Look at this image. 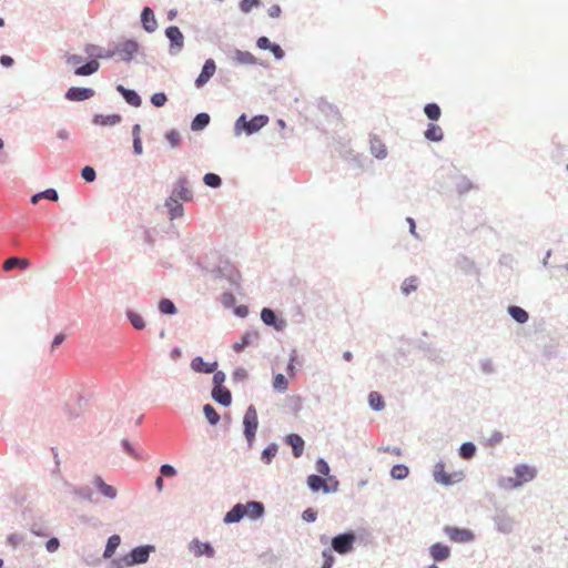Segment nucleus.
Segmentation results:
<instances>
[{"instance_id": "nucleus-1", "label": "nucleus", "mask_w": 568, "mask_h": 568, "mask_svg": "<svg viewBox=\"0 0 568 568\" xmlns=\"http://www.w3.org/2000/svg\"><path fill=\"white\" fill-rule=\"evenodd\" d=\"M195 264L201 271L211 274L213 278H225L234 288H240L241 273L230 261L220 257L219 263L211 266L199 258Z\"/></svg>"}, {"instance_id": "nucleus-2", "label": "nucleus", "mask_w": 568, "mask_h": 568, "mask_svg": "<svg viewBox=\"0 0 568 568\" xmlns=\"http://www.w3.org/2000/svg\"><path fill=\"white\" fill-rule=\"evenodd\" d=\"M154 551L155 547L153 545H141L131 549L130 552L122 558L113 560V565L115 568L142 565L149 560L150 555Z\"/></svg>"}, {"instance_id": "nucleus-3", "label": "nucleus", "mask_w": 568, "mask_h": 568, "mask_svg": "<svg viewBox=\"0 0 568 568\" xmlns=\"http://www.w3.org/2000/svg\"><path fill=\"white\" fill-rule=\"evenodd\" d=\"M270 119L265 114L254 115L252 119H247L246 114H241L234 123V135L240 136L242 133L246 135H253L257 133L262 128L268 123Z\"/></svg>"}, {"instance_id": "nucleus-4", "label": "nucleus", "mask_w": 568, "mask_h": 568, "mask_svg": "<svg viewBox=\"0 0 568 568\" xmlns=\"http://www.w3.org/2000/svg\"><path fill=\"white\" fill-rule=\"evenodd\" d=\"M355 541H356L355 532L353 530H347V531H345L343 534H338L332 538L329 549H332V551H335L339 555H346L353 550Z\"/></svg>"}, {"instance_id": "nucleus-5", "label": "nucleus", "mask_w": 568, "mask_h": 568, "mask_svg": "<svg viewBox=\"0 0 568 568\" xmlns=\"http://www.w3.org/2000/svg\"><path fill=\"white\" fill-rule=\"evenodd\" d=\"M139 42L134 39H128L122 42H119L112 50V52L113 57L119 55L123 62L129 63L133 60L134 55L139 52Z\"/></svg>"}, {"instance_id": "nucleus-6", "label": "nucleus", "mask_w": 568, "mask_h": 568, "mask_svg": "<svg viewBox=\"0 0 568 568\" xmlns=\"http://www.w3.org/2000/svg\"><path fill=\"white\" fill-rule=\"evenodd\" d=\"M244 436L251 444L255 439L256 430L258 427L257 412L254 405H250L243 417Z\"/></svg>"}, {"instance_id": "nucleus-7", "label": "nucleus", "mask_w": 568, "mask_h": 568, "mask_svg": "<svg viewBox=\"0 0 568 568\" xmlns=\"http://www.w3.org/2000/svg\"><path fill=\"white\" fill-rule=\"evenodd\" d=\"M433 477L436 483H439L445 486H452L455 483H459L464 478L463 471H455L453 474H447L445 471L444 462L436 463L433 471Z\"/></svg>"}, {"instance_id": "nucleus-8", "label": "nucleus", "mask_w": 568, "mask_h": 568, "mask_svg": "<svg viewBox=\"0 0 568 568\" xmlns=\"http://www.w3.org/2000/svg\"><path fill=\"white\" fill-rule=\"evenodd\" d=\"M165 37L170 41L169 53L176 55L184 48V36L176 26H170L165 29Z\"/></svg>"}, {"instance_id": "nucleus-9", "label": "nucleus", "mask_w": 568, "mask_h": 568, "mask_svg": "<svg viewBox=\"0 0 568 568\" xmlns=\"http://www.w3.org/2000/svg\"><path fill=\"white\" fill-rule=\"evenodd\" d=\"M444 534L454 542L467 544L475 540V534L467 528H460L455 526H445Z\"/></svg>"}, {"instance_id": "nucleus-10", "label": "nucleus", "mask_w": 568, "mask_h": 568, "mask_svg": "<svg viewBox=\"0 0 568 568\" xmlns=\"http://www.w3.org/2000/svg\"><path fill=\"white\" fill-rule=\"evenodd\" d=\"M187 548L194 557L205 556L207 558H213L215 556L213 546L209 541H201L197 538L192 539Z\"/></svg>"}, {"instance_id": "nucleus-11", "label": "nucleus", "mask_w": 568, "mask_h": 568, "mask_svg": "<svg viewBox=\"0 0 568 568\" xmlns=\"http://www.w3.org/2000/svg\"><path fill=\"white\" fill-rule=\"evenodd\" d=\"M493 521L495 524V528L498 532L504 535H508L514 530L515 520L511 516H509L506 511H498L494 517Z\"/></svg>"}, {"instance_id": "nucleus-12", "label": "nucleus", "mask_w": 568, "mask_h": 568, "mask_svg": "<svg viewBox=\"0 0 568 568\" xmlns=\"http://www.w3.org/2000/svg\"><path fill=\"white\" fill-rule=\"evenodd\" d=\"M68 493L80 501L94 503L93 489L88 485L65 484Z\"/></svg>"}, {"instance_id": "nucleus-13", "label": "nucleus", "mask_w": 568, "mask_h": 568, "mask_svg": "<svg viewBox=\"0 0 568 568\" xmlns=\"http://www.w3.org/2000/svg\"><path fill=\"white\" fill-rule=\"evenodd\" d=\"M515 479L523 486L526 483L531 481L537 476V469L527 464H518L514 468Z\"/></svg>"}, {"instance_id": "nucleus-14", "label": "nucleus", "mask_w": 568, "mask_h": 568, "mask_svg": "<svg viewBox=\"0 0 568 568\" xmlns=\"http://www.w3.org/2000/svg\"><path fill=\"white\" fill-rule=\"evenodd\" d=\"M261 320L266 326H271L276 331H283L286 326V322L282 318H278L276 313L270 307L262 308Z\"/></svg>"}, {"instance_id": "nucleus-15", "label": "nucleus", "mask_w": 568, "mask_h": 568, "mask_svg": "<svg viewBox=\"0 0 568 568\" xmlns=\"http://www.w3.org/2000/svg\"><path fill=\"white\" fill-rule=\"evenodd\" d=\"M95 92L91 88L71 87L64 94V98L69 101L81 102L94 97Z\"/></svg>"}, {"instance_id": "nucleus-16", "label": "nucleus", "mask_w": 568, "mask_h": 568, "mask_svg": "<svg viewBox=\"0 0 568 568\" xmlns=\"http://www.w3.org/2000/svg\"><path fill=\"white\" fill-rule=\"evenodd\" d=\"M171 196L185 202H189L193 199V194L189 189V181L185 176H180L178 179Z\"/></svg>"}, {"instance_id": "nucleus-17", "label": "nucleus", "mask_w": 568, "mask_h": 568, "mask_svg": "<svg viewBox=\"0 0 568 568\" xmlns=\"http://www.w3.org/2000/svg\"><path fill=\"white\" fill-rule=\"evenodd\" d=\"M216 70V64L213 59H207L201 70V73L195 79V87L202 88L205 83L210 81V79L214 75Z\"/></svg>"}, {"instance_id": "nucleus-18", "label": "nucleus", "mask_w": 568, "mask_h": 568, "mask_svg": "<svg viewBox=\"0 0 568 568\" xmlns=\"http://www.w3.org/2000/svg\"><path fill=\"white\" fill-rule=\"evenodd\" d=\"M92 484L103 497L108 499H115L118 496V490L114 486L106 484L103 478L99 475L94 476L92 479Z\"/></svg>"}, {"instance_id": "nucleus-19", "label": "nucleus", "mask_w": 568, "mask_h": 568, "mask_svg": "<svg viewBox=\"0 0 568 568\" xmlns=\"http://www.w3.org/2000/svg\"><path fill=\"white\" fill-rule=\"evenodd\" d=\"M307 486L313 493L322 490L325 494H329L331 490L335 489V487H329L327 479L316 474H312L307 477Z\"/></svg>"}, {"instance_id": "nucleus-20", "label": "nucleus", "mask_w": 568, "mask_h": 568, "mask_svg": "<svg viewBox=\"0 0 568 568\" xmlns=\"http://www.w3.org/2000/svg\"><path fill=\"white\" fill-rule=\"evenodd\" d=\"M258 338H260V334L257 331H255V329L246 331L243 334V336L241 337V339L239 342L234 343L233 351L235 353H241L242 351H244L245 347L257 343Z\"/></svg>"}, {"instance_id": "nucleus-21", "label": "nucleus", "mask_w": 568, "mask_h": 568, "mask_svg": "<svg viewBox=\"0 0 568 568\" xmlns=\"http://www.w3.org/2000/svg\"><path fill=\"white\" fill-rule=\"evenodd\" d=\"M192 371L202 374H211L217 368V362L207 363L202 356H195L190 364Z\"/></svg>"}, {"instance_id": "nucleus-22", "label": "nucleus", "mask_w": 568, "mask_h": 568, "mask_svg": "<svg viewBox=\"0 0 568 568\" xmlns=\"http://www.w3.org/2000/svg\"><path fill=\"white\" fill-rule=\"evenodd\" d=\"M429 556L435 562L445 561L450 556V548L443 542H435L429 547Z\"/></svg>"}, {"instance_id": "nucleus-23", "label": "nucleus", "mask_w": 568, "mask_h": 568, "mask_svg": "<svg viewBox=\"0 0 568 568\" xmlns=\"http://www.w3.org/2000/svg\"><path fill=\"white\" fill-rule=\"evenodd\" d=\"M211 396L217 404L224 407H229L232 404V394L225 386L213 387Z\"/></svg>"}, {"instance_id": "nucleus-24", "label": "nucleus", "mask_w": 568, "mask_h": 568, "mask_svg": "<svg viewBox=\"0 0 568 568\" xmlns=\"http://www.w3.org/2000/svg\"><path fill=\"white\" fill-rule=\"evenodd\" d=\"M141 22H142L143 29L146 32L152 33L156 30L158 21L155 19L153 10L150 7L143 8V10L141 12Z\"/></svg>"}, {"instance_id": "nucleus-25", "label": "nucleus", "mask_w": 568, "mask_h": 568, "mask_svg": "<svg viewBox=\"0 0 568 568\" xmlns=\"http://www.w3.org/2000/svg\"><path fill=\"white\" fill-rule=\"evenodd\" d=\"M246 513L247 510L244 504H236L225 514L224 521L226 524L239 523L246 516Z\"/></svg>"}, {"instance_id": "nucleus-26", "label": "nucleus", "mask_w": 568, "mask_h": 568, "mask_svg": "<svg viewBox=\"0 0 568 568\" xmlns=\"http://www.w3.org/2000/svg\"><path fill=\"white\" fill-rule=\"evenodd\" d=\"M116 91L121 93L125 102L132 106H140L142 104V99L135 90L128 89L122 84L116 85Z\"/></svg>"}, {"instance_id": "nucleus-27", "label": "nucleus", "mask_w": 568, "mask_h": 568, "mask_svg": "<svg viewBox=\"0 0 568 568\" xmlns=\"http://www.w3.org/2000/svg\"><path fill=\"white\" fill-rule=\"evenodd\" d=\"M285 443L292 447V453L295 458H298L304 453L305 442L297 434H290L285 437Z\"/></svg>"}, {"instance_id": "nucleus-28", "label": "nucleus", "mask_w": 568, "mask_h": 568, "mask_svg": "<svg viewBox=\"0 0 568 568\" xmlns=\"http://www.w3.org/2000/svg\"><path fill=\"white\" fill-rule=\"evenodd\" d=\"M165 206L168 209L170 220L181 217L184 213L183 204L180 202L179 199H175L173 196H169L166 199Z\"/></svg>"}, {"instance_id": "nucleus-29", "label": "nucleus", "mask_w": 568, "mask_h": 568, "mask_svg": "<svg viewBox=\"0 0 568 568\" xmlns=\"http://www.w3.org/2000/svg\"><path fill=\"white\" fill-rule=\"evenodd\" d=\"M232 60L235 64L240 65H254L257 63V59L251 52L240 49L233 51Z\"/></svg>"}, {"instance_id": "nucleus-30", "label": "nucleus", "mask_w": 568, "mask_h": 568, "mask_svg": "<svg viewBox=\"0 0 568 568\" xmlns=\"http://www.w3.org/2000/svg\"><path fill=\"white\" fill-rule=\"evenodd\" d=\"M100 68V63L95 59L87 61L83 65L77 67L74 74L80 77H89L95 73Z\"/></svg>"}, {"instance_id": "nucleus-31", "label": "nucleus", "mask_w": 568, "mask_h": 568, "mask_svg": "<svg viewBox=\"0 0 568 568\" xmlns=\"http://www.w3.org/2000/svg\"><path fill=\"white\" fill-rule=\"evenodd\" d=\"M85 52L97 59H112L113 52L112 50H104L103 48L97 45V44H87L85 45Z\"/></svg>"}, {"instance_id": "nucleus-32", "label": "nucleus", "mask_w": 568, "mask_h": 568, "mask_svg": "<svg viewBox=\"0 0 568 568\" xmlns=\"http://www.w3.org/2000/svg\"><path fill=\"white\" fill-rule=\"evenodd\" d=\"M371 152L378 160H384L387 156L386 145L377 136L371 139Z\"/></svg>"}, {"instance_id": "nucleus-33", "label": "nucleus", "mask_w": 568, "mask_h": 568, "mask_svg": "<svg viewBox=\"0 0 568 568\" xmlns=\"http://www.w3.org/2000/svg\"><path fill=\"white\" fill-rule=\"evenodd\" d=\"M30 265V262L27 258H21L18 256H11L7 258L3 263V270L9 272L14 268L26 270Z\"/></svg>"}, {"instance_id": "nucleus-34", "label": "nucleus", "mask_w": 568, "mask_h": 568, "mask_svg": "<svg viewBox=\"0 0 568 568\" xmlns=\"http://www.w3.org/2000/svg\"><path fill=\"white\" fill-rule=\"evenodd\" d=\"M211 121V116L206 112H200L197 113L192 122H191V130L194 132L204 130Z\"/></svg>"}, {"instance_id": "nucleus-35", "label": "nucleus", "mask_w": 568, "mask_h": 568, "mask_svg": "<svg viewBox=\"0 0 568 568\" xmlns=\"http://www.w3.org/2000/svg\"><path fill=\"white\" fill-rule=\"evenodd\" d=\"M246 506V515L253 519L261 518L265 513L264 504L256 500H251L244 504Z\"/></svg>"}, {"instance_id": "nucleus-36", "label": "nucleus", "mask_w": 568, "mask_h": 568, "mask_svg": "<svg viewBox=\"0 0 568 568\" xmlns=\"http://www.w3.org/2000/svg\"><path fill=\"white\" fill-rule=\"evenodd\" d=\"M424 135L428 141H432V142H440L444 139L443 129L439 125L434 124V123H429L427 125V129L424 132Z\"/></svg>"}, {"instance_id": "nucleus-37", "label": "nucleus", "mask_w": 568, "mask_h": 568, "mask_svg": "<svg viewBox=\"0 0 568 568\" xmlns=\"http://www.w3.org/2000/svg\"><path fill=\"white\" fill-rule=\"evenodd\" d=\"M508 314L511 316V318L515 322H517L519 324H525L529 320L528 312L526 310H524L523 307L517 306V305H510L508 307Z\"/></svg>"}, {"instance_id": "nucleus-38", "label": "nucleus", "mask_w": 568, "mask_h": 568, "mask_svg": "<svg viewBox=\"0 0 568 568\" xmlns=\"http://www.w3.org/2000/svg\"><path fill=\"white\" fill-rule=\"evenodd\" d=\"M121 120H122V118L120 114H109V115L95 114L93 116L92 122L97 125H115V124L120 123Z\"/></svg>"}, {"instance_id": "nucleus-39", "label": "nucleus", "mask_w": 568, "mask_h": 568, "mask_svg": "<svg viewBox=\"0 0 568 568\" xmlns=\"http://www.w3.org/2000/svg\"><path fill=\"white\" fill-rule=\"evenodd\" d=\"M121 544V537L119 535H112L108 538V541H106V545H105V548H104V551H103V557L105 559H109L111 558L116 548L120 546Z\"/></svg>"}, {"instance_id": "nucleus-40", "label": "nucleus", "mask_w": 568, "mask_h": 568, "mask_svg": "<svg viewBox=\"0 0 568 568\" xmlns=\"http://www.w3.org/2000/svg\"><path fill=\"white\" fill-rule=\"evenodd\" d=\"M125 315L130 324L136 329L142 331L145 328V321L143 317L133 310H126Z\"/></svg>"}, {"instance_id": "nucleus-41", "label": "nucleus", "mask_w": 568, "mask_h": 568, "mask_svg": "<svg viewBox=\"0 0 568 568\" xmlns=\"http://www.w3.org/2000/svg\"><path fill=\"white\" fill-rule=\"evenodd\" d=\"M278 450V446L276 443H271L266 446L261 454V459L265 465H270L273 458L276 456Z\"/></svg>"}, {"instance_id": "nucleus-42", "label": "nucleus", "mask_w": 568, "mask_h": 568, "mask_svg": "<svg viewBox=\"0 0 568 568\" xmlns=\"http://www.w3.org/2000/svg\"><path fill=\"white\" fill-rule=\"evenodd\" d=\"M476 446L471 442H465L460 445L458 454L463 459H471L476 454Z\"/></svg>"}, {"instance_id": "nucleus-43", "label": "nucleus", "mask_w": 568, "mask_h": 568, "mask_svg": "<svg viewBox=\"0 0 568 568\" xmlns=\"http://www.w3.org/2000/svg\"><path fill=\"white\" fill-rule=\"evenodd\" d=\"M158 308L163 315H174L178 313L175 304L169 298L160 300Z\"/></svg>"}, {"instance_id": "nucleus-44", "label": "nucleus", "mask_w": 568, "mask_h": 568, "mask_svg": "<svg viewBox=\"0 0 568 568\" xmlns=\"http://www.w3.org/2000/svg\"><path fill=\"white\" fill-rule=\"evenodd\" d=\"M409 475V468L404 464H396L390 469V477L396 480H403Z\"/></svg>"}, {"instance_id": "nucleus-45", "label": "nucleus", "mask_w": 568, "mask_h": 568, "mask_svg": "<svg viewBox=\"0 0 568 568\" xmlns=\"http://www.w3.org/2000/svg\"><path fill=\"white\" fill-rule=\"evenodd\" d=\"M203 413H204L205 418L207 419L210 425L214 426L221 419L220 414L216 412V409L211 404H205L203 406Z\"/></svg>"}, {"instance_id": "nucleus-46", "label": "nucleus", "mask_w": 568, "mask_h": 568, "mask_svg": "<svg viewBox=\"0 0 568 568\" xmlns=\"http://www.w3.org/2000/svg\"><path fill=\"white\" fill-rule=\"evenodd\" d=\"M368 403L372 409L379 412L385 407V402L382 395L377 392H371L368 395Z\"/></svg>"}, {"instance_id": "nucleus-47", "label": "nucleus", "mask_w": 568, "mask_h": 568, "mask_svg": "<svg viewBox=\"0 0 568 568\" xmlns=\"http://www.w3.org/2000/svg\"><path fill=\"white\" fill-rule=\"evenodd\" d=\"M424 112L430 121H437L442 114L439 105L435 102L427 103L424 106Z\"/></svg>"}, {"instance_id": "nucleus-48", "label": "nucleus", "mask_w": 568, "mask_h": 568, "mask_svg": "<svg viewBox=\"0 0 568 568\" xmlns=\"http://www.w3.org/2000/svg\"><path fill=\"white\" fill-rule=\"evenodd\" d=\"M418 286V278L416 276H409L402 283L400 290L404 295H409L415 292Z\"/></svg>"}, {"instance_id": "nucleus-49", "label": "nucleus", "mask_w": 568, "mask_h": 568, "mask_svg": "<svg viewBox=\"0 0 568 568\" xmlns=\"http://www.w3.org/2000/svg\"><path fill=\"white\" fill-rule=\"evenodd\" d=\"M473 189H475V185L467 176H462L456 184V191L459 195H464Z\"/></svg>"}, {"instance_id": "nucleus-50", "label": "nucleus", "mask_w": 568, "mask_h": 568, "mask_svg": "<svg viewBox=\"0 0 568 568\" xmlns=\"http://www.w3.org/2000/svg\"><path fill=\"white\" fill-rule=\"evenodd\" d=\"M273 387L278 393H284L288 388L287 378L283 374H276L273 381Z\"/></svg>"}, {"instance_id": "nucleus-51", "label": "nucleus", "mask_w": 568, "mask_h": 568, "mask_svg": "<svg viewBox=\"0 0 568 568\" xmlns=\"http://www.w3.org/2000/svg\"><path fill=\"white\" fill-rule=\"evenodd\" d=\"M498 486L505 490H511L520 487L519 481H517L515 477H500L498 479Z\"/></svg>"}, {"instance_id": "nucleus-52", "label": "nucleus", "mask_w": 568, "mask_h": 568, "mask_svg": "<svg viewBox=\"0 0 568 568\" xmlns=\"http://www.w3.org/2000/svg\"><path fill=\"white\" fill-rule=\"evenodd\" d=\"M122 449L133 459L141 460L143 457L142 455L132 446V444L128 439L121 440Z\"/></svg>"}, {"instance_id": "nucleus-53", "label": "nucleus", "mask_w": 568, "mask_h": 568, "mask_svg": "<svg viewBox=\"0 0 568 568\" xmlns=\"http://www.w3.org/2000/svg\"><path fill=\"white\" fill-rule=\"evenodd\" d=\"M203 182L205 185L213 187V189L220 187L222 185L221 176L215 173H211V172L206 173L203 176Z\"/></svg>"}, {"instance_id": "nucleus-54", "label": "nucleus", "mask_w": 568, "mask_h": 568, "mask_svg": "<svg viewBox=\"0 0 568 568\" xmlns=\"http://www.w3.org/2000/svg\"><path fill=\"white\" fill-rule=\"evenodd\" d=\"M315 468L318 474L327 476V477L329 476L331 468H329L328 463L324 458H322V457L317 458V460L315 463Z\"/></svg>"}, {"instance_id": "nucleus-55", "label": "nucleus", "mask_w": 568, "mask_h": 568, "mask_svg": "<svg viewBox=\"0 0 568 568\" xmlns=\"http://www.w3.org/2000/svg\"><path fill=\"white\" fill-rule=\"evenodd\" d=\"M24 541V536L21 534H10L7 536V544L16 549Z\"/></svg>"}, {"instance_id": "nucleus-56", "label": "nucleus", "mask_w": 568, "mask_h": 568, "mask_svg": "<svg viewBox=\"0 0 568 568\" xmlns=\"http://www.w3.org/2000/svg\"><path fill=\"white\" fill-rule=\"evenodd\" d=\"M168 101V97L164 92H156L154 94L151 95V103L155 106V108H161Z\"/></svg>"}, {"instance_id": "nucleus-57", "label": "nucleus", "mask_w": 568, "mask_h": 568, "mask_svg": "<svg viewBox=\"0 0 568 568\" xmlns=\"http://www.w3.org/2000/svg\"><path fill=\"white\" fill-rule=\"evenodd\" d=\"M165 139L168 140V142L170 143V145L172 148H175V146H178L181 143L180 133L176 130H174V129H172L169 132H166Z\"/></svg>"}, {"instance_id": "nucleus-58", "label": "nucleus", "mask_w": 568, "mask_h": 568, "mask_svg": "<svg viewBox=\"0 0 568 568\" xmlns=\"http://www.w3.org/2000/svg\"><path fill=\"white\" fill-rule=\"evenodd\" d=\"M81 176L85 182H93L97 179V172L94 168L87 165L81 170Z\"/></svg>"}, {"instance_id": "nucleus-59", "label": "nucleus", "mask_w": 568, "mask_h": 568, "mask_svg": "<svg viewBox=\"0 0 568 568\" xmlns=\"http://www.w3.org/2000/svg\"><path fill=\"white\" fill-rule=\"evenodd\" d=\"M323 565L322 568H332L335 561V558L332 554V549H324L322 551Z\"/></svg>"}, {"instance_id": "nucleus-60", "label": "nucleus", "mask_w": 568, "mask_h": 568, "mask_svg": "<svg viewBox=\"0 0 568 568\" xmlns=\"http://www.w3.org/2000/svg\"><path fill=\"white\" fill-rule=\"evenodd\" d=\"M261 6V2L260 0H242L240 2V9L242 12L244 13H248L251 12V10L255 7H260Z\"/></svg>"}, {"instance_id": "nucleus-61", "label": "nucleus", "mask_w": 568, "mask_h": 568, "mask_svg": "<svg viewBox=\"0 0 568 568\" xmlns=\"http://www.w3.org/2000/svg\"><path fill=\"white\" fill-rule=\"evenodd\" d=\"M221 302L224 307L230 308L233 307L236 303V298L233 293L224 292L221 297Z\"/></svg>"}, {"instance_id": "nucleus-62", "label": "nucleus", "mask_w": 568, "mask_h": 568, "mask_svg": "<svg viewBox=\"0 0 568 568\" xmlns=\"http://www.w3.org/2000/svg\"><path fill=\"white\" fill-rule=\"evenodd\" d=\"M297 361V352L296 349H292L290 354V361L286 367V372L288 376L293 377L295 376V365L294 363Z\"/></svg>"}, {"instance_id": "nucleus-63", "label": "nucleus", "mask_w": 568, "mask_h": 568, "mask_svg": "<svg viewBox=\"0 0 568 568\" xmlns=\"http://www.w3.org/2000/svg\"><path fill=\"white\" fill-rule=\"evenodd\" d=\"M480 369L484 374H494L495 365L490 358H484L480 361Z\"/></svg>"}, {"instance_id": "nucleus-64", "label": "nucleus", "mask_w": 568, "mask_h": 568, "mask_svg": "<svg viewBox=\"0 0 568 568\" xmlns=\"http://www.w3.org/2000/svg\"><path fill=\"white\" fill-rule=\"evenodd\" d=\"M160 475L163 477H174L176 469L170 464H163L160 466Z\"/></svg>"}]
</instances>
